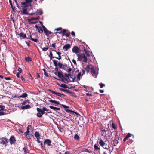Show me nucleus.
<instances>
[{"instance_id":"f257e3e1","label":"nucleus","mask_w":154,"mask_h":154,"mask_svg":"<svg viewBox=\"0 0 154 154\" xmlns=\"http://www.w3.org/2000/svg\"><path fill=\"white\" fill-rule=\"evenodd\" d=\"M114 134H115V137H113L111 138V143L112 144L113 146H116L118 143V140L119 137L117 132H115Z\"/></svg>"},{"instance_id":"f03ea898","label":"nucleus","mask_w":154,"mask_h":154,"mask_svg":"<svg viewBox=\"0 0 154 154\" xmlns=\"http://www.w3.org/2000/svg\"><path fill=\"white\" fill-rule=\"evenodd\" d=\"M77 56L78 57V61H82L84 63L87 62V59L84 53L77 54Z\"/></svg>"},{"instance_id":"7ed1b4c3","label":"nucleus","mask_w":154,"mask_h":154,"mask_svg":"<svg viewBox=\"0 0 154 154\" xmlns=\"http://www.w3.org/2000/svg\"><path fill=\"white\" fill-rule=\"evenodd\" d=\"M9 141L7 138L2 137L0 138V144L2 147H6Z\"/></svg>"},{"instance_id":"20e7f679","label":"nucleus","mask_w":154,"mask_h":154,"mask_svg":"<svg viewBox=\"0 0 154 154\" xmlns=\"http://www.w3.org/2000/svg\"><path fill=\"white\" fill-rule=\"evenodd\" d=\"M32 0H26L25 2H21V4L22 8H27L30 5H31V3L32 2Z\"/></svg>"},{"instance_id":"39448f33","label":"nucleus","mask_w":154,"mask_h":154,"mask_svg":"<svg viewBox=\"0 0 154 154\" xmlns=\"http://www.w3.org/2000/svg\"><path fill=\"white\" fill-rule=\"evenodd\" d=\"M40 23H42V27L44 33L45 34V35L47 36H49V35L51 33V32L48 30L43 25L42 23L41 22H40Z\"/></svg>"},{"instance_id":"423d86ee","label":"nucleus","mask_w":154,"mask_h":154,"mask_svg":"<svg viewBox=\"0 0 154 154\" xmlns=\"http://www.w3.org/2000/svg\"><path fill=\"white\" fill-rule=\"evenodd\" d=\"M9 141L11 145L15 144L16 142L15 137L14 135H12L9 139Z\"/></svg>"},{"instance_id":"0eeeda50","label":"nucleus","mask_w":154,"mask_h":154,"mask_svg":"<svg viewBox=\"0 0 154 154\" xmlns=\"http://www.w3.org/2000/svg\"><path fill=\"white\" fill-rule=\"evenodd\" d=\"M49 91H50L53 94L56 95L61 97L62 96H65V95L60 93L56 92L52 90L51 89L49 90Z\"/></svg>"},{"instance_id":"6e6552de","label":"nucleus","mask_w":154,"mask_h":154,"mask_svg":"<svg viewBox=\"0 0 154 154\" xmlns=\"http://www.w3.org/2000/svg\"><path fill=\"white\" fill-rule=\"evenodd\" d=\"M16 35L19 36L20 39H25L26 38V34H24L23 32H20L19 33L17 32Z\"/></svg>"},{"instance_id":"1a4fd4ad","label":"nucleus","mask_w":154,"mask_h":154,"mask_svg":"<svg viewBox=\"0 0 154 154\" xmlns=\"http://www.w3.org/2000/svg\"><path fill=\"white\" fill-rule=\"evenodd\" d=\"M79 50L80 49L78 46H74L72 48V51L73 53H75L77 54L79 52Z\"/></svg>"},{"instance_id":"9d476101","label":"nucleus","mask_w":154,"mask_h":154,"mask_svg":"<svg viewBox=\"0 0 154 154\" xmlns=\"http://www.w3.org/2000/svg\"><path fill=\"white\" fill-rule=\"evenodd\" d=\"M36 110L38 112L36 114V116L37 117L39 118H41L42 117V116L41 115V114L42 113V109H41L40 108H37L36 109Z\"/></svg>"},{"instance_id":"9b49d317","label":"nucleus","mask_w":154,"mask_h":154,"mask_svg":"<svg viewBox=\"0 0 154 154\" xmlns=\"http://www.w3.org/2000/svg\"><path fill=\"white\" fill-rule=\"evenodd\" d=\"M71 45L69 44H66L63 46V49L65 51H67L71 48Z\"/></svg>"},{"instance_id":"f8f14e48","label":"nucleus","mask_w":154,"mask_h":154,"mask_svg":"<svg viewBox=\"0 0 154 154\" xmlns=\"http://www.w3.org/2000/svg\"><path fill=\"white\" fill-rule=\"evenodd\" d=\"M131 136H133V138H134V136L133 134L129 133H128L127 135L125 136V137L123 139V141L124 142H125L126 140L129 137H131Z\"/></svg>"},{"instance_id":"ddd939ff","label":"nucleus","mask_w":154,"mask_h":154,"mask_svg":"<svg viewBox=\"0 0 154 154\" xmlns=\"http://www.w3.org/2000/svg\"><path fill=\"white\" fill-rule=\"evenodd\" d=\"M44 144H47V146H51V140L48 139L44 141Z\"/></svg>"},{"instance_id":"4468645a","label":"nucleus","mask_w":154,"mask_h":154,"mask_svg":"<svg viewBox=\"0 0 154 154\" xmlns=\"http://www.w3.org/2000/svg\"><path fill=\"white\" fill-rule=\"evenodd\" d=\"M35 27L38 29V32L39 33H42L43 32V30L41 27H38L37 25H35Z\"/></svg>"},{"instance_id":"2eb2a0df","label":"nucleus","mask_w":154,"mask_h":154,"mask_svg":"<svg viewBox=\"0 0 154 154\" xmlns=\"http://www.w3.org/2000/svg\"><path fill=\"white\" fill-rule=\"evenodd\" d=\"M99 144L102 147H103L104 146L105 144V143L100 138L99 140Z\"/></svg>"},{"instance_id":"dca6fc26","label":"nucleus","mask_w":154,"mask_h":154,"mask_svg":"<svg viewBox=\"0 0 154 154\" xmlns=\"http://www.w3.org/2000/svg\"><path fill=\"white\" fill-rule=\"evenodd\" d=\"M57 75H58V77L60 79H61L64 77V75L60 71L58 72L57 74Z\"/></svg>"},{"instance_id":"f3484780","label":"nucleus","mask_w":154,"mask_h":154,"mask_svg":"<svg viewBox=\"0 0 154 154\" xmlns=\"http://www.w3.org/2000/svg\"><path fill=\"white\" fill-rule=\"evenodd\" d=\"M94 151H97L98 152H99L100 151V148L99 147V146H97L96 144H95L94 146Z\"/></svg>"},{"instance_id":"a211bd4d","label":"nucleus","mask_w":154,"mask_h":154,"mask_svg":"<svg viewBox=\"0 0 154 154\" xmlns=\"http://www.w3.org/2000/svg\"><path fill=\"white\" fill-rule=\"evenodd\" d=\"M58 85L59 86H60L63 88H68V89H69V87H68L67 85H66L65 84H58Z\"/></svg>"},{"instance_id":"6ab92c4d","label":"nucleus","mask_w":154,"mask_h":154,"mask_svg":"<svg viewBox=\"0 0 154 154\" xmlns=\"http://www.w3.org/2000/svg\"><path fill=\"white\" fill-rule=\"evenodd\" d=\"M22 11H21L23 14H28L27 8H22Z\"/></svg>"},{"instance_id":"aec40b11","label":"nucleus","mask_w":154,"mask_h":154,"mask_svg":"<svg viewBox=\"0 0 154 154\" xmlns=\"http://www.w3.org/2000/svg\"><path fill=\"white\" fill-rule=\"evenodd\" d=\"M66 29H63V30H61V31L59 32H56V34H57V33H59L60 34H61V33H63V35L64 36L65 35V33L66 32Z\"/></svg>"},{"instance_id":"412c9836","label":"nucleus","mask_w":154,"mask_h":154,"mask_svg":"<svg viewBox=\"0 0 154 154\" xmlns=\"http://www.w3.org/2000/svg\"><path fill=\"white\" fill-rule=\"evenodd\" d=\"M30 108V106L29 105H27L21 107V109H29Z\"/></svg>"},{"instance_id":"4be33fe9","label":"nucleus","mask_w":154,"mask_h":154,"mask_svg":"<svg viewBox=\"0 0 154 154\" xmlns=\"http://www.w3.org/2000/svg\"><path fill=\"white\" fill-rule=\"evenodd\" d=\"M28 95L26 93H23L22 95L18 97L25 98L27 97Z\"/></svg>"},{"instance_id":"5701e85b","label":"nucleus","mask_w":154,"mask_h":154,"mask_svg":"<svg viewBox=\"0 0 154 154\" xmlns=\"http://www.w3.org/2000/svg\"><path fill=\"white\" fill-rule=\"evenodd\" d=\"M61 81L66 84L68 83L69 82L67 80V79L66 78L64 77L62 79H61Z\"/></svg>"},{"instance_id":"b1692460","label":"nucleus","mask_w":154,"mask_h":154,"mask_svg":"<svg viewBox=\"0 0 154 154\" xmlns=\"http://www.w3.org/2000/svg\"><path fill=\"white\" fill-rule=\"evenodd\" d=\"M49 107L51 109H52L54 111L58 110L59 111L60 110V109L58 108L54 107L53 106H50Z\"/></svg>"},{"instance_id":"393cba45","label":"nucleus","mask_w":154,"mask_h":154,"mask_svg":"<svg viewBox=\"0 0 154 154\" xmlns=\"http://www.w3.org/2000/svg\"><path fill=\"white\" fill-rule=\"evenodd\" d=\"M35 136L37 139L40 138V135L38 132H36L35 133Z\"/></svg>"},{"instance_id":"a878e982","label":"nucleus","mask_w":154,"mask_h":154,"mask_svg":"<svg viewBox=\"0 0 154 154\" xmlns=\"http://www.w3.org/2000/svg\"><path fill=\"white\" fill-rule=\"evenodd\" d=\"M74 139L75 140L77 141H79L80 140V137L77 134H75L74 137Z\"/></svg>"},{"instance_id":"bb28decb","label":"nucleus","mask_w":154,"mask_h":154,"mask_svg":"<svg viewBox=\"0 0 154 154\" xmlns=\"http://www.w3.org/2000/svg\"><path fill=\"white\" fill-rule=\"evenodd\" d=\"M49 101L50 102H51V103H55V104H57V105L60 104V103H59V102L55 100H49Z\"/></svg>"},{"instance_id":"cd10ccee","label":"nucleus","mask_w":154,"mask_h":154,"mask_svg":"<svg viewBox=\"0 0 154 154\" xmlns=\"http://www.w3.org/2000/svg\"><path fill=\"white\" fill-rule=\"evenodd\" d=\"M25 136L28 139H30L32 138V135L31 134H27V135L26 134H24Z\"/></svg>"},{"instance_id":"c85d7f7f","label":"nucleus","mask_w":154,"mask_h":154,"mask_svg":"<svg viewBox=\"0 0 154 154\" xmlns=\"http://www.w3.org/2000/svg\"><path fill=\"white\" fill-rule=\"evenodd\" d=\"M48 49V44L47 45H46V47H44L42 48V50L44 51H46Z\"/></svg>"},{"instance_id":"c756f323","label":"nucleus","mask_w":154,"mask_h":154,"mask_svg":"<svg viewBox=\"0 0 154 154\" xmlns=\"http://www.w3.org/2000/svg\"><path fill=\"white\" fill-rule=\"evenodd\" d=\"M30 39L32 41L35 42H37L38 41V39L37 38L36 39H34L32 38V36L31 35H30Z\"/></svg>"},{"instance_id":"7c9ffc66","label":"nucleus","mask_w":154,"mask_h":154,"mask_svg":"<svg viewBox=\"0 0 154 154\" xmlns=\"http://www.w3.org/2000/svg\"><path fill=\"white\" fill-rule=\"evenodd\" d=\"M25 60L26 61L28 62L31 61L32 60V59L30 57H26L25 58Z\"/></svg>"},{"instance_id":"2f4dec72","label":"nucleus","mask_w":154,"mask_h":154,"mask_svg":"<svg viewBox=\"0 0 154 154\" xmlns=\"http://www.w3.org/2000/svg\"><path fill=\"white\" fill-rule=\"evenodd\" d=\"M37 12L38 14L40 15H41L43 13V11L41 9L38 10Z\"/></svg>"},{"instance_id":"473e14b6","label":"nucleus","mask_w":154,"mask_h":154,"mask_svg":"<svg viewBox=\"0 0 154 154\" xmlns=\"http://www.w3.org/2000/svg\"><path fill=\"white\" fill-rule=\"evenodd\" d=\"M22 151H23L24 152L23 154H27V153H29V152L26 149L25 147L23 148Z\"/></svg>"},{"instance_id":"72a5a7b5","label":"nucleus","mask_w":154,"mask_h":154,"mask_svg":"<svg viewBox=\"0 0 154 154\" xmlns=\"http://www.w3.org/2000/svg\"><path fill=\"white\" fill-rule=\"evenodd\" d=\"M81 76V72H79L77 75V79L78 80H80V77Z\"/></svg>"},{"instance_id":"f704fd0d","label":"nucleus","mask_w":154,"mask_h":154,"mask_svg":"<svg viewBox=\"0 0 154 154\" xmlns=\"http://www.w3.org/2000/svg\"><path fill=\"white\" fill-rule=\"evenodd\" d=\"M43 71L44 72V74L45 75L46 77H48L49 76L48 75L47 72H46V70L45 69H43Z\"/></svg>"},{"instance_id":"c9c22d12","label":"nucleus","mask_w":154,"mask_h":154,"mask_svg":"<svg viewBox=\"0 0 154 154\" xmlns=\"http://www.w3.org/2000/svg\"><path fill=\"white\" fill-rule=\"evenodd\" d=\"M84 51L87 56L88 57H90V55L86 50H85Z\"/></svg>"},{"instance_id":"e433bc0d","label":"nucleus","mask_w":154,"mask_h":154,"mask_svg":"<svg viewBox=\"0 0 154 154\" xmlns=\"http://www.w3.org/2000/svg\"><path fill=\"white\" fill-rule=\"evenodd\" d=\"M52 60L54 64V66H56V67H57L58 65L57 64V61L53 60Z\"/></svg>"},{"instance_id":"4c0bfd02","label":"nucleus","mask_w":154,"mask_h":154,"mask_svg":"<svg viewBox=\"0 0 154 154\" xmlns=\"http://www.w3.org/2000/svg\"><path fill=\"white\" fill-rule=\"evenodd\" d=\"M64 65H63L62 64H61L59 62L58 63V66L59 67V68H62L63 67V66Z\"/></svg>"},{"instance_id":"58836bf2","label":"nucleus","mask_w":154,"mask_h":154,"mask_svg":"<svg viewBox=\"0 0 154 154\" xmlns=\"http://www.w3.org/2000/svg\"><path fill=\"white\" fill-rule=\"evenodd\" d=\"M5 107L4 106L0 105V111L4 110L5 109Z\"/></svg>"},{"instance_id":"ea45409f","label":"nucleus","mask_w":154,"mask_h":154,"mask_svg":"<svg viewBox=\"0 0 154 154\" xmlns=\"http://www.w3.org/2000/svg\"><path fill=\"white\" fill-rule=\"evenodd\" d=\"M49 57H50V59L51 60L52 59V58H54V57L53 56L52 53L51 51H50V55H49Z\"/></svg>"},{"instance_id":"a19ab883","label":"nucleus","mask_w":154,"mask_h":154,"mask_svg":"<svg viewBox=\"0 0 154 154\" xmlns=\"http://www.w3.org/2000/svg\"><path fill=\"white\" fill-rule=\"evenodd\" d=\"M68 68V67L67 66V65H64L63 68L64 70L67 71V69Z\"/></svg>"},{"instance_id":"79ce46f5","label":"nucleus","mask_w":154,"mask_h":154,"mask_svg":"<svg viewBox=\"0 0 154 154\" xmlns=\"http://www.w3.org/2000/svg\"><path fill=\"white\" fill-rule=\"evenodd\" d=\"M29 102L28 100H26L22 103V105H25L27 103H29Z\"/></svg>"},{"instance_id":"37998d69","label":"nucleus","mask_w":154,"mask_h":154,"mask_svg":"<svg viewBox=\"0 0 154 154\" xmlns=\"http://www.w3.org/2000/svg\"><path fill=\"white\" fill-rule=\"evenodd\" d=\"M39 16H38V17H33L32 18L31 20H37L38 19H39Z\"/></svg>"},{"instance_id":"c03bdc74","label":"nucleus","mask_w":154,"mask_h":154,"mask_svg":"<svg viewBox=\"0 0 154 154\" xmlns=\"http://www.w3.org/2000/svg\"><path fill=\"white\" fill-rule=\"evenodd\" d=\"M31 129L32 130V126L31 125H29L27 127V130H29L30 129Z\"/></svg>"},{"instance_id":"a18cd8bd","label":"nucleus","mask_w":154,"mask_h":154,"mask_svg":"<svg viewBox=\"0 0 154 154\" xmlns=\"http://www.w3.org/2000/svg\"><path fill=\"white\" fill-rule=\"evenodd\" d=\"M62 29L61 27H58L56 28L55 30H56L57 31H60L59 32H60L62 30Z\"/></svg>"},{"instance_id":"49530a36","label":"nucleus","mask_w":154,"mask_h":154,"mask_svg":"<svg viewBox=\"0 0 154 154\" xmlns=\"http://www.w3.org/2000/svg\"><path fill=\"white\" fill-rule=\"evenodd\" d=\"M99 85H100V88H102L103 87L105 86V85L102 83H99Z\"/></svg>"},{"instance_id":"de8ad7c7","label":"nucleus","mask_w":154,"mask_h":154,"mask_svg":"<svg viewBox=\"0 0 154 154\" xmlns=\"http://www.w3.org/2000/svg\"><path fill=\"white\" fill-rule=\"evenodd\" d=\"M66 112L69 113H71L72 112H73L72 111L69 109H66Z\"/></svg>"},{"instance_id":"09e8293b","label":"nucleus","mask_w":154,"mask_h":154,"mask_svg":"<svg viewBox=\"0 0 154 154\" xmlns=\"http://www.w3.org/2000/svg\"><path fill=\"white\" fill-rule=\"evenodd\" d=\"M92 73L93 76L95 77V78H96L97 76V74L96 73V71L94 72H93Z\"/></svg>"},{"instance_id":"8fccbe9b","label":"nucleus","mask_w":154,"mask_h":154,"mask_svg":"<svg viewBox=\"0 0 154 154\" xmlns=\"http://www.w3.org/2000/svg\"><path fill=\"white\" fill-rule=\"evenodd\" d=\"M92 73L93 76L95 77V78H96L97 76V74L96 73V71L94 72H93Z\"/></svg>"},{"instance_id":"3c124183","label":"nucleus","mask_w":154,"mask_h":154,"mask_svg":"<svg viewBox=\"0 0 154 154\" xmlns=\"http://www.w3.org/2000/svg\"><path fill=\"white\" fill-rule=\"evenodd\" d=\"M18 70L19 71L18 73H21L22 72V70L20 67H18Z\"/></svg>"},{"instance_id":"603ef678","label":"nucleus","mask_w":154,"mask_h":154,"mask_svg":"<svg viewBox=\"0 0 154 154\" xmlns=\"http://www.w3.org/2000/svg\"><path fill=\"white\" fill-rule=\"evenodd\" d=\"M61 106L63 107L64 109H67L69 108V107L68 106H67L66 105L62 104L61 105Z\"/></svg>"},{"instance_id":"864d4df0","label":"nucleus","mask_w":154,"mask_h":154,"mask_svg":"<svg viewBox=\"0 0 154 154\" xmlns=\"http://www.w3.org/2000/svg\"><path fill=\"white\" fill-rule=\"evenodd\" d=\"M72 71V69L71 68H69L68 67V69H67V71L68 72V73H71V72Z\"/></svg>"},{"instance_id":"5fc2aeb1","label":"nucleus","mask_w":154,"mask_h":154,"mask_svg":"<svg viewBox=\"0 0 154 154\" xmlns=\"http://www.w3.org/2000/svg\"><path fill=\"white\" fill-rule=\"evenodd\" d=\"M42 109L44 112L48 111V110L45 107H43Z\"/></svg>"},{"instance_id":"6e6d98bb","label":"nucleus","mask_w":154,"mask_h":154,"mask_svg":"<svg viewBox=\"0 0 154 154\" xmlns=\"http://www.w3.org/2000/svg\"><path fill=\"white\" fill-rule=\"evenodd\" d=\"M91 71L92 73L94 72H95V69L94 67H92L91 68Z\"/></svg>"},{"instance_id":"4d7b16f0","label":"nucleus","mask_w":154,"mask_h":154,"mask_svg":"<svg viewBox=\"0 0 154 154\" xmlns=\"http://www.w3.org/2000/svg\"><path fill=\"white\" fill-rule=\"evenodd\" d=\"M58 68H57V67H56L55 68V70H54L56 71V72H55V74L56 75H57V72L58 71Z\"/></svg>"},{"instance_id":"13d9d810","label":"nucleus","mask_w":154,"mask_h":154,"mask_svg":"<svg viewBox=\"0 0 154 154\" xmlns=\"http://www.w3.org/2000/svg\"><path fill=\"white\" fill-rule=\"evenodd\" d=\"M72 61L74 63V65H77V63H76V61L74 59H73L72 60Z\"/></svg>"},{"instance_id":"bf43d9fd","label":"nucleus","mask_w":154,"mask_h":154,"mask_svg":"<svg viewBox=\"0 0 154 154\" xmlns=\"http://www.w3.org/2000/svg\"><path fill=\"white\" fill-rule=\"evenodd\" d=\"M29 132L30 131H29V130H28V129L27 130V131L24 133V134H26V135H27V134H29Z\"/></svg>"},{"instance_id":"052dcab7","label":"nucleus","mask_w":154,"mask_h":154,"mask_svg":"<svg viewBox=\"0 0 154 154\" xmlns=\"http://www.w3.org/2000/svg\"><path fill=\"white\" fill-rule=\"evenodd\" d=\"M71 34L73 36H74V37L75 36V32L74 31H72L71 32Z\"/></svg>"},{"instance_id":"680f3d73","label":"nucleus","mask_w":154,"mask_h":154,"mask_svg":"<svg viewBox=\"0 0 154 154\" xmlns=\"http://www.w3.org/2000/svg\"><path fill=\"white\" fill-rule=\"evenodd\" d=\"M5 79L6 80H11V79L9 77H5Z\"/></svg>"},{"instance_id":"e2e57ef3","label":"nucleus","mask_w":154,"mask_h":154,"mask_svg":"<svg viewBox=\"0 0 154 154\" xmlns=\"http://www.w3.org/2000/svg\"><path fill=\"white\" fill-rule=\"evenodd\" d=\"M69 95L71 96H73L74 94L71 91H69Z\"/></svg>"},{"instance_id":"0e129e2a","label":"nucleus","mask_w":154,"mask_h":154,"mask_svg":"<svg viewBox=\"0 0 154 154\" xmlns=\"http://www.w3.org/2000/svg\"><path fill=\"white\" fill-rule=\"evenodd\" d=\"M68 74H67L68 75V78L69 79V77L70 76V77L71 78V75L70 74V73H68Z\"/></svg>"},{"instance_id":"69168bd1","label":"nucleus","mask_w":154,"mask_h":154,"mask_svg":"<svg viewBox=\"0 0 154 154\" xmlns=\"http://www.w3.org/2000/svg\"><path fill=\"white\" fill-rule=\"evenodd\" d=\"M70 35V33L69 32L65 34V35L67 37H69Z\"/></svg>"},{"instance_id":"338daca9","label":"nucleus","mask_w":154,"mask_h":154,"mask_svg":"<svg viewBox=\"0 0 154 154\" xmlns=\"http://www.w3.org/2000/svg\"><path fill=\"white\" fill-rule=\"evenodd\" d=\"M5 114V113L3 112H0V116L4 115Z\"/></svg>"},{"instance_id":"774afa93","label":"nucleus","mask_w":154,"mask_h":154,"mask_svg":"<svg viewBox=\"0 0 154 154\" xmlns=\"http://www.w3.org/2000/svg\"><path fill=\"white\" fill-rule=\"evenodd\" d=\"M20 73H17L16 75V76L17 77V78H19L20 77Z\"/></svg>"}]
</instances>
